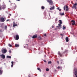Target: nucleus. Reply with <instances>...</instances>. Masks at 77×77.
<instances>
[{"label": "nucleus", "mask_w": 77, "mask_h": 77, "mask_svg": "<svg viewBox=\"0 0 77 77\" xmlns=\"http://www.w3.org/2000/svg\"><path fill=\"white\" fill-rule=\"evenodd\" d=\"M1 9H5L6 8V6L5 3H3L2 6H1Z\"/></svg>", "instance_id": "f257e3e1"}, {"label": "nucleus", "mask_w": 77, "mask_h": 77, "mask_svg": "<svg viewBox=\"0 0 77 77\" xmlns=\"http://www.w3.org/2000/svg\"><path fill=\"white\" fill-rule=\"evenodd\" d=\"M12 8L13 9H15L16 8H17V5L16 4H14L12 5Z\"/></svg>", "instance_id": "f03ea898"}, {"label": "nucleus", "mask_w": 77, "mask_h": 77, "mask_svg": "<svg viewBox=\"0 0 77 77\" xmlns=\"http://www.w3.org/2000/svg\"><path fill=\"white\" fill-rule=\"evenodd\" d=\"M77 3L75 2V3L73 5V7H72V9H75L77 8Z\"/></svg>", "instance_id": "7ed1b4c3"}, {"label": "nucleus", "mask_w": 77, "mask_h": 77, "mask_svg": "<svg viewBox=\"0 0 77 77\" xmlns=\"http://www.w3.org/2000/svg\"><path fill=\"white\" fill-rule=\"evenodd\" d=\"M66 7V11H68V6H67L66 5V7H65L64 6L63 7V9H64V11H65V8Z\"/></svg>", "instance_id": "20e7f679"}, {"label": "nucleus", "mask_w": 77, "mask_h": 77, "mask_svg": "<svg viewBox=\"0 0 77 77\" xmlns=\"http://www.w3.org/2000/svg\"><path fill=\"white\" fill-rule=\"evenodd\" d=\"M0 20L1 22H4V21H5V19H4V18H3V17H1V18H0Z\"/></svg>", "instance_id": "39448f33"}, {"label": "nucleus", "mask_w": 77, "mask_h": 77, "mask_svg": "<svg viewBox=\"0 0 77 77\" xmlns=\"http://www.w3.org/2000/svg\"><path fill=\"white\" fill-rule=\"evenodd\" d=\"M14 38H16V40H18L19 39V35H17L16 36H14Z\"/></svg>", "instance_id": "423d86ee"}, {"label": "nucleus", "mask_w": 77, "mask_h": 77, "mask_svg": "<svg viewBox=\"0 0 77 77\" xmlns=\"http://www.w3.org/2000/svg\"><path fill=\"white\" fill-rule=\"evenodd\" d=\"M75 71L74 74L75 75H76V74H77V68H75L74 69Z\"/></svg>", "instance_id": "0eeeda50"}, {"label": "nucleus", "mask_w": 77, "mask_h": 77, "mask_svg": "<svg viewBox=\"0 0 77 77\" xmlns=\"http://www.w3.org/2000/svg\"><path fill=\"white\" fill-rule=\"evenodd\" d=\"M58 54L60 55V57H62V55H63V54H61L60 51H58Z\"/></svg>", "instance_id": "6e6552de"}, {"label": "nucleus", "mask_w": 77, "mask_h": 77, "mask_svg": "<svg viewBox=\"0 0 77 77\" xmlns=\"http://www.w3.org/2000/svg\"><path fill=\"white\" fill-rule=\"evenodd\" d=\"M2 52L3 53H6L7 52V50L5 49H3L2 51Z\"/></svg>", "instance_id": "1a4fd4ad"}, {"label": "nucleus", "mask_w": 77, "mask_h": 77, "mask_svg": "<svg viewBox=\"0 0 77 77\" xmlns=\"http://www.w3.org/2000/svg\"><path fill=\"white\" fill-rule=\"evenodd\" d=\"M0 56L2 59H5V55H4L3 54L1 55Z\"/></svg>", "instance_id": "9d476101"}, {"label": "nucleus", "mask_w": 77, "mask_h": 77, "mask_svg": "<svg viewBox=\"0 0 77 77\" xmlns=\"http://www.w3.org/2000/svg\"><path fill=\"white\" fill-rule=\"evenodd\" d=\"M38 37V35H34L32 36V38L33 39H35V38H36Z\"/></svg>", "instance_id": "9b49d317"}, {"label": "nucleus", "mask_w": 77, "mask_h": 77, "mask_svg": "<svg viewBox=\"0 0 77 77\" xmlns=\"http://www.w3.org/2000/svg\"><path fill=\"white\" fill-rule=\"evenodd\" d=\"M72 22V25H74L75 24V21L72 20L71 21Z\"/></svg>", "instance_id": "f8f14e48"}, {"label": "nucleus", "mask_w": 77, "mask_h": 77, "mask_svg": "<svg viewBox=\"0 0 77 77\" xmlns=\"http://www.w3.org/2000/svg\"><path fill=\"white\" fill-rule=\"evenodd\" d=\"M15 26H17V24H15V22H14L13 26L15 27Z\"/></svg>", "instance_id": "ddd939ff"}, {"label": "nucleus", "mask_w": 77, "mask_h": 77, "mask_svg": "<svg viewBox=\"0 0 77 77\" xmlns=\"http://www.w3.org/2000/svg\"><path fill=\"white\" fill-rule=\"evenodd\" d=\"M66 42H68L69 41V40L68 39V37H66Z\"/></svg>", "instance_id": "4468645a"}, {"label": "nucleus", "mask_w": 77, "mask_h": 77, "mask_svg": "<svg viewBox=\"0 0 77 77\" xmlns=\"http://www.w3.org/2000/svg\"><path fill=\"white\" fill-rule=\"evenodd\" d=\"M50 9V10H53V9H54V6H53Z\"/></svg>", "instance_id": "2eb2a0df"}, {"label": "nucleus", "mask_w": 77, "mask_h": 77, "mask_svg": "<svg viewBox=\"0 0 77 77\" xmlns=\"http://www.w3.org/2000/svg\"><path fill=\"white\" fill-rule=\"evenodd\" d=\"M60 35L61 36H62L61 38L62 39H63V34H62V33H61L60 34Z\"/></svg>", "instance_id": "dca6fc26"}, {"label": "nucleus", "mask_w": 77, "mask_h": 77, "mask_svg": "<svg viewBox=\"0 0 77 77\" xmlns=\"http://www.w3.org/2000/svg\"><path fill=\"white\" fill-rule=\"evenodd\" d=\"M11 63L12 64L11 65V67H13V66L14 65V62L13 61H12L11 62Z\"/></svg>", "instance_id": "f3484780"}, {"label": "nucleus", "mask_w": 77, "mask_h": 77, "mask_svg": "<svg viewBox=\"0 0 77 77\" xmlns=\"http://www.w3.org/2000/svg\"><path fill=\"white\" fill-rule=\"evenodd\" d=\"M60 15L61 16L64 15H65V13H60Z\"/></svg>", "instance_id": "a211bd4d"}, {"label": "nucleus", "mask_w": 77, "mask_h": 77, "mask_svg": "<svg viewBox=\"0 0 77 77\" xmlns=\"http://www.w3.org/2000/svg\"><path fill=\"white\" fill-rule=\"evenodd\" d=\"M3 72V70L0 69V75H2V73Z\"/></svg>", "instance_id": "6ab92c4d"}, {"label": "nucleus", "mask_w": 77, "mask_h": 77, "mask_svg": "<svg viewBox=\"0 0 77 77\" xmlns=\"http://www.w3.org/2000/svg\"><path fill=\"white\" fill-rule=\"evenodd\" d=\"M37 69L38 70V71H39L40 72H41V69H40V68L38 67Z\"/></svg>", "instance_id": "aec40b11"}, {"label": "nucleus", "mask_w": 77, "mask_h": 77, "mask_svg": "<svg viewBox=\"0 0 77 77\" xmlns=\"http://www.w3.org/2000/svg\"><path fill=\"white\" fill-rule=\"evenodd\" d=\"M41 9H42L44 10V9H45V7L44 6H42V7H41Z\"/></svg>", "instance_id": "412c9836"}, {"label": "nucleus", "mask_w": 77, "mask_h": 77, "mask_svg": "<svg viewBox=\"0 0 77 77\" xmlns=\"http://www.w3.org/2000/svg\"><path fill=\"white\" fill-rule=\"evenodd\" d=\"M7 58H9V59H11V56H7Z\"/></svg>", "instance_id": "4be33fe9"}, {"label": "nucleus", "mask_w": 77, "mask_h": 77, "mask_svg": "<svg viewBox=\"0 0 77 77\" xmlns=\"http://www.w3.org/2000/svg\"><path fill=\"white\" fill-rule=\"evenodd\" d=\"M19 46V45H18V44L15 45V46L16 47H18Z\"/></svg>", "instance_id": "5701e85b"}, {"label": "nucleus", "mask_w": 77, "mask_h": 77, "mask_svg": "<svg viewBox=\"0 0 77 77\" xmlns=\"http://www.w3.org/2000/svg\"><path fill=\"white\" fill-rule=\"evenodd\" d=\"M63 30H65V29H66V27L65 26H63Z\"/></svg>", "instance_id": "b1692460"}, {"label": "nucleus", "mask_w": 77, "mask_h": 77, "mask_svg": "<svg viewBox=\"0 0 77 77\" xmlns=\"http://www.w3.org/2000/svg\"><path fill=\"white\" fill-rule=\"evenodd\" d=\"M61 24H62L59 23L58 24V26H60L59 27L61 28V26H62V25H61Z\"/></svg>", "instance_id": "393cba45"}, {"label": "nucleus", "mask_w": 77, "mask_h": 77, "mask_svg": "<svg viewBox=\"0 0 77 77\" xmlns=\"http://www.w3.org/2000/svg\"><path fill=\"white\" fill-rule=\"evenodd\" d=\"M59 21L60 24H62V20H59Z\"/></svg>", "instance_id": "a878e982"}, {"label": "nucleus", "mask_w": 77, "mask_h": 77, "mask_svg": "<svg viewBox=\"0 0 77 77\" xmlns=\"http://www.w3.org/2000/svg\"><path fill=\"white\" fill-rule=\"evenodd\" d=\"M7 28H8V26H5V29H7Z\"/></svg>", "instance_id": "bb28decb"}, {"label": "nucleus", "mask_w": 77, "mask_h": 77, "mask_svg": "<svg viewBox=\"0 0 77 77\" xmlns=\"http://www.w3.org/2000/svg\"><path fill=\"white\" fill-rule=\"evenodd\" d=\"M46 71H49V69H48V68H47L46 69Z\"/></svg>", "instance_id": "cd10ccee"}, {"label": "nucleus", "mask_w": 77, "mask_h": 77, "mask_svg": "<svg viewBox=\"0 0 77 77\" xmlns=\"http://www.w3.org/2000/svg\"><path fill=\"white\" fill-rule=\"evenodd\" d=\"M48 63L49 64H50V63H51V61H49L48 62Z\"/></svg>", "instance_id": "c85d7f7f"}, {"label": "nucleus", "mask_w": 77, "mask_h": 77, "mask_svg": "<svg viewBox=\"0 0 77 77\" xmlns=\"http://www.w3.org/2000/svg\"><path fill=\"white\" fill-rule=\"evenodd\" d=\"M8 45H9V47H12V45H11V44H9Z\"/></svg>", "instance_id": "c756f323"}, {"label": "nucleus", "mask_w": 77, "mask_h": 77, "mask_svg": "<svg viewBox=\"0 0 77 77\" xmlns=\"http://www.w3.org/2000/svg\"><path fill=\"white\" fill-rule=\"evenodd\" d=\"M60 66H58L57 67V69H60Z\"/></svg>", "instance_id": "7c9ffc66"}, {"label": "nucleus", "mask_w": 77, "mask_h": 77, "mask_svg": "<svg viewBox=\"0 0 77 77\" xmlns=\"http://www.w3.org/2000/svg\"><path fill=\"white\" fill-rule=\"evenodd\" d=\"M58 10H59V11H62V10L61 9H60Z\"/></svg>", "instance_id": "2f4dec72"}, {"label": "nucleus", "mask_w": 77, "mask_h": 77, "mask_svg": "<svg viewBox=\"0 0 77 77\" xmlns=\"http://www.w3.org/2000/svg\"><path fill=\"white\" fill-rule=\"evenodd\" d=\"M9 53H11V51L10 50V51H9Z\"/></svg>", "instance_id": "473e14b6"}, {"label": "nucleus", "mask_w": 77, "mask_h": 77, "mask_svg": "<svg viewBox=\"0 0 77 77\" xmlns=\"http://www.w3.org/2000/svg\"><path fill=\"white\" fill-rule=\"evenodd\" d=\"M9 19H8L6 20V21H9Z\"/></svg>", "instance_id": "72a5a7b5"}, {"label": "nucleus", "mask_w": 77, "mask_h": 77, "mask_svg": "<svg viewBox=\"0 0 77 77\" xmlns=\"http://www.w3.org/2000/svg\"><path fill=\"white\" fill-rule=\"evenodd\" d=\"M59 7H58V8L57 9H58V10H59Z\"/></svg>", "instance_id": "f704fd0d"}, {"label": "nucleus", "mask_w": 77, "mask_h": 77, "mask_svg": "<svg viewBox=\"0 0 77 77\" xmlns=\"http://www.w3.org/2000/svg\"><path fill=\"white\" fill-rule=\"evenodd\" d=\"M1 9H2V8H1V7L0 6V10H1Z\"/></svg>", "instance_id": "c9c22d12"}, {"label": "nucleus", "mask_w": 77, "mask_h": 77, "mask_svg": "<svg viewBox=\"0 0 77 77\" xmlns=\"http://www.w3.org/2000/svg\"><path fill=\"white\" fill-rule=\"evenodd\" d=\"M44 36H46L47 35H46V34H44Z\"/></svg>", "instance_id": "e433bc0d"}, {"label": "nucleus", "mask_w": 77, "mask_h": 77, "mask_svg": "<svg viewBox=\"0 0 77 77\" xmlns=\"http://www.w3.org/2000/svg\"><path fill=\"white\" fill-rule=\"evenodd\" d=\"M52 28H54V26H52Z\"/></svg>", "instance_id": "4c0bfd02"}, {"label": "nucleus", "mask_w": 77, "mask_h": 77, "mask_svg": "<svg viewBox=\"0 0 77 77\" xmlns=\"http://www.w3.org/2000/svg\"><path fill=\"white\" fill-rule=\"evenodd\" d=\"M44 62H46L47 61H46V60H44Z\"/></svg>", "instance_id": "58836bf2"}, {"label": "nucleus", "mask_w": 77, "mask_h": 77, "mask_svg": "<svg viewBox=\"0 0 77 77\" xmlns=\"http://www.w3.org/2000/svg\"><path fill=\"white\" fill-rule=\"evenodd\" d=\"M16 1H20V0H16Z\"/></svg>", "instance_id": "ea45409f"}, {"label": "nucleus", "mask_w": 77, "mask_h": 77, "mask_svg": "<svg viewBox=\"0 0 77 77\" xmlns=\"http://www.w3.org/2000/svg\"><path fill=\"white\" fill-rule=\"evenodd\" d=\"M9 15L10 16H11V14H9Z\"/></svg>", "instance_id": "a19ab883"}, {"label": "nucleus", "mask_w": 77, "mask_h": 77, "mask_svg": "<svg viewBox=\"0 0 77 77\" xmlns=\"http://www.w3.org/2000/svg\"><path fill=\"white\" fill-rule=\"evenodd\" d=\"M62 50H63V48H61Z\"/></svg>", "instance_id": "79ce46f5"}, {"label": "nucleus", "mask_w": 77, "mask_h": 77, "mask_svg": "<svg viewBox=\"0 0 77 77\" xmlns=\"http://www.w3.org/2000/svg\"><path fill=\"white\" fill-rule=\"evenodd\" d=\"M54 71H55V72H56V71L57 70H56V69H55L54 70Z\"/></svg>", "instance_id": "37998d69"}, {"label": "nucleus", "mask_w": 77, "mask_h": 77, "mask_svg": "<svg viewBox=\"0 0 77 77\" xmlns=\"http://www.w3.org/2000/svg\"><path fill=\"white\" fill-rule=\"evenodd\" d=\"M57 63H59V61H57Z\"/></svg>", "instance_id": "c03bdc74"}, {"label": "nucleus", "mask_w": 77, "mask_h": 77, "mask_svg": "<svg viewBox=\"0 0 77 77\" xmlns=\"http://www.w3.org/2000/svg\"><path fill=\"white\" fill-rule=\"evenodd\" d=\"M76 75V77H77V74H76V75Z\"/></svg>", "instance_id": "a18cd8bd"}, {"label": "nucleus", "mask_w": 77, "mask_h": 77, "mask_svg": "<svg viewBox=\"0 0 77 77\" xmlns=\"http://www.w3.org/2000/svg\"><path fill=\"white\" fill-rule=\"evenodd\" d=\"M57 27H58V28H59V26H57Z\"/></svg>", "instance_id": "49530a36"}, {"label": "nucleus", "mask_w": 77, "mask_h": 77, "mask_svg": "<svg viewBox=\"0 0 77 77\" xmlns=\"http://www.w3.org/2000/svg\"><path fill=\"white\" fill-rule=\"evenodd\" d=\"M45 57H46V55H45Z\"/></svg>", "instance_id": "de8ad7c7"}, {"label": "nucleus", "mask_w": 77, "mask_h": 77, "mask_svg": "<svg viewBox=\"0 0 77 77\" xmlns=\"http://www.w3.org/2000/svg\"><path fill=\"white\" fill-rule=\"evenodd\" d=\"M39 38H40V39H41V38L40 37H39Z\"/></svg>", "instance_id": "09e8293b"}, {"label": "nucleus", "mask_w": 77, "mask_h": 77, "mask_svg": "<svg viewBox=\"0 0 77 77\" xmlns=\"http://www.w3.org/2000/svg\"><path fill=\"white\" fill-rule=\"evenodd\" d=\"M24 48H25V46L24 47Z\"/></svg>", "instance_id": "8fccbe9b"}, {"label": "nucleus", "mask_w": 77, "mask_h": 77, "mask_svg": "<svg viewBox=\"0 0 77 77\" xmlns=\"http://www.w3.org/2000/svg\"><path fill=\"white\" fill-rule=\"evenodd\" d=\"M63 53H64V52H63Z\"/></svg>", "instance_id": "3c124183"}, {"label": "nucleus", "mask_w": 77, "mask_h": 77, "mask_svg": "<svg viewBox=\"0 0 77 77\" xmlns=\"http://www.w3.org/2000/svg\"><path fill=\"white\" fill-rule=\"evenodd\" d=\"M9 2H10V1H9Z\"/></svg>", "instance_id": "603ef678"}, {"label": "nucleus", "mask_w": 77, "mask_h": 77, "mask_svg": "<svg viewBox=\"0 0 77 77\" xmlns=\"http://www.w3.org/2000/svg\"><path fill=\"white\" fill-rule=\"evenodd\" d=\"M26 45H27V44H26Z\"/></svg>", "instance_id": "864d4df0"}]
</instances>
